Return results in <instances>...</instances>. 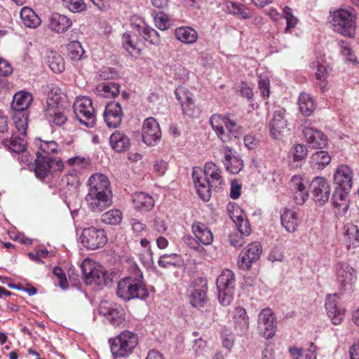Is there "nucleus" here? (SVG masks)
<instances>
[{
  "label": "nucleus",
  "mask_w": 359,
  "mask_h": 359,
  "mask_svg": "<svg viewBox=\"0 0 359 359\" xmlns=\"http://www.w3.org/2000/svg\"><path fill=\"white\" fill-rule=\"evenodd\" d=\"M88 192L86 201L88 208L101 212L112 204V192L107 176L101 173L93 175L88 180Z\"/></svg>",
  "instance_id": "f257e3e1"
},
{
  "label": "nucleus",
  "mask_w": 359,
  "mask_h": 359,
  "mask_svg": "<svg viewBox=\"0 0 359 359\" xmlns=\"http://www.w3.org/2000/svg\"><path fill=\"white\" fill-rule=\"evenodd\" d=\"M149 291L143 281V275L136 266L135 276H128L118 281L116 288L117 296L128 302L137 298L146 299L149 297Z\"/></svg>",
  "instance_id": "f03ea898"
},
{
  "label": "nucleus",
  "mask_w": 359,
  "mask_h": 359,
  "mask_svg": "<svg viewBox=\"0 0 359 359\" xmlns=\"http://www.w3.org/2000/svg\"><path fill=\"white\" fill-rule=\"evenodd\" d=\"M210 123L217 136L223 142L237 139L241 134L240 126L228 116L215 114L211 116Z\"/></svg>",
  "instance_id": "7ed1b4c3"
},
{
  "label": "nucleus",
  "mask_w": 359,
  "mask_h": 359,
  "mask_svg": "<svg viewBox=\"0 0 359 359\" xmlns=\"http://www.w3.org/2000/svg\"><path fill=\"white\" fill-rule=\"evenodd\" d=\"M333 30L344 37L353 39L356 32V15L346 9H338L331 13Z\"/></svg>",
  "instance_id": "20e7f679"
},
{
  "label": "nucleus",
  "mask_w": 359,
  "mask_h": 359,
  "mask_svg": "<svg viewBox=\"0 0 359 359\" xmlns=\"http://www.w3.org/2000/svg\"><path fill=\"white\" fill-rule=\"evenodd\" d=\"M110 350L115 358H123L132 353L138 344V337L133 332L123 331L114 338L109 339Z\"/></svg>",
  "instance_id": "39448f33"
},
{
  "label": "nucleus",
  "mask_w": 359,
  "mask_h": 359,
  "mask_svg": "<svg viewBox=\"0 0 359 359\" xmlns=\"http://www.w3.org/2000/svg\"><path fill=\"white\" fill-rule=\"evenodd\" d=\"M235 276L229 269H224L216 280L219 301L223 306H228L233 300L235 289Z\"/></svg>",
  "instance_id": "423d86ee"
},
{
  "label": "nucleus",
  "mask_w": 359,
  "mask_h": 359,
  "mask_svg": "<svg viewBox=\"0 0 359 359\" xmlns=\"http://www.w3.org/2000/svg\"><path fill=\"white\" fill-rule=\"evenodd\" d=\"M76 119L83 126L93 128L95 124V109L90 97H79L73 104Z\"/></svg>",
  "instance_id": "0eeeda50"
},
{
  "label": "nucleus",
  "mask_w": 359,
  "mask_h": 359,
  "mask_svg": "<svg viewBox=\"0 0 359 359\" xmlns=\"http://www.w3.org/2000/svg\"><path fill=\"white\" fill-rule=\"evenodd\" d=\"M60 97L57 95L48 96L44 107V115L50 124L61 126L67 121L65 109L60 104Z\"/></svg>",
  "instance_id": "6e6552de"
},
{
  "label": "nucleus",
  "mask_w": 359,
  "mask_h": 359,
  "mask_svg": "<svg viewBox=\"0 0 359 359\" xmlns=\"http://www.w3.org/2000/svg\"><path fill=\"white\" fill-rule=\"evenodd\" d=\"M81 269L86 284L100 285L106 283V271L97 262L85 259L81 264Z\"/></svg>",
  "instance_id": "1a4fd4ad"
},
{
  "label": "nucleus",
  "mask_w": 359,
  "mask_h": 359,
  "mask_svg": "<svg viewBox=\"0 0 359 359\" xmlns=\"http://www.w3.org/2000/svg\"><path fill=\"white\" fill-rule=\"evenodd\" d=\"M100 314L104 316L114 327H124L128 321L125 310L119 305L107 302H102L99 308Z\"/></svg>",
  "instance_id": "9d476101"
},
{
  "label": "nucleus",
  "mask_w": 359,
  "mask_h": 359,
  "mask_svg": "<svg viewBox=\"0 0 359 359\" xmlns=\"http://www.w3.org/2000/svg\"><path fill=\"white\" fill-rule=\"evenodd\" d=\"M80 239L83 245L91 250L102 248L107 242L105 231L94 226L84 229Z\"/></svg>",
  "instance_id": "9b49d317"
},
{
  "label": "nucleus",
  "mask_w": 359,
  "mask_h": 359,
  "mask_svg": "<svg viewBox=\"0 0 359 359\" xmlns=\"http://www.w3.org/2000/svg\"><path fill=\"white\" fill-rule=\"evenodd\" d=\"M193 236L187 238V244L191 248H198V245H209L213 241V234L203 223L195 222L191 225Z\"/></svg>",
  "instance_id": "f8f14e48"
},
{
  "label": "nucleus",
  "mask_w": 359,
  "mask_h": 359,
  "mask_svg": "<svg viewBox=\"0 0 359 359\" xmlns=\"http://www.w3.org/2000/svg\"><path fill=\"white\" fill-rule=\"evenodd\" d=\"M276 318L270 308L262 309L257 319V329L260 334L265 339L272 338L276 332Z\"/></svg>",
  "instance_id": "ddd939ff"
},
{
  "label": "nucleus",
  "mask_w": 359,
  "mask_h": 359,
  "mask_svg": "<svg viewBox=\"0 0 359 359\" xmlns=\"http://www.w3.org/2000/svg\"><path fill=\"white\" fill-rule=\"evenodd\" d=\"M336 276L339 286L344 291L352 290L357 280L356 271L346 262L336 265Z\"/></svg>",
  "instance_id": "4468645a"
},
{
  "label": "nucleus",
  "mask_w": 359,
  "mask_h": 359,
  "mask_svg": "<svg viewBox=\"0 0 359 359\" xmlns=\"http://www.w3.org/2000/svg\"><path fill=\"white\" fill-rule=\"evenodd\" d=\"M64 168V163L60 158H43L36 156L35 159L34 172L37 178L45 179L49 172L61 171Z\"/></svg>",
  "instance_id": "2eb2a0df"
},
{
  "label": "nucleus",
  "mask_w": 359,
  "mask_h": 359,
  "mask_svg": "<svg viewBox=\"0 0 359 359\" xmlns=\"http://www.w3.org/2000/svg\"><path fill=\"white\" fill-rule=\"evenodd\" d=\"M311 194L315 203L324 205L330 197L331 188L329 182L323 177H316L311 182Z\"/></svg>",
  "instance_id": "dca6fc26"
},
{
  "label": "nucleus",
  "mask_w": 359,
  "mask_h": 359,
  "mask_svg": "<svg viewBox=\"0 0 359 359\" xmlns=\"http://www.w3.org/2000/svg\"><path fill=\"white\" fill-rule=\"evenodd\" d=\"M262 245L258 242H253L242 250L238 259V266L242 270H249L252 264L257 261L262 254Z\"/></svg>",
  "instance_id": "f3484780"
},
{
  "label": "nucleus",
  "mask_w": 359,
  "mask_h": 359,
  "mask_svg": "<svg viewBox=\"0 0 359 359\" xmlns=\"http://www.w3.org/2000/svg\"><path fill=\"white\" fill-rule=\"evenodd\" d=\"M161 137L160 126L156 120L153 117L144 120L142 126V140L148 146H154L157 144Z\"/></svg>",
  "instance_id": "a211bd4d"
},
{
  "label": "nucleus",
  "mask_w": 359,
  "mask_h": 359,
  "mask_svg": "<svg viewBox=\"0 0 359 359\" xmlns=\"http://www.w3.org/2000/svg\"><path fill=\"white\" fill-rule=\"evenodd\" d=\"M175 95L181 104L184 114L190 117H196L199 115V109L194 104L191 93L184 87H179L175 90Z\"/></svg>",
  "instance_id": "6ab92c4d"
},
{
  "label": "nucleus",
  "mask_w": 359,
  "mask_h": 359,
  "mask_svg": "<svg viewBox=\"0 0 359 359\" xmlns=\"http://www.w3.org/2000/svg\"><path fill=\"white\" fill-rule=\"evenodd\" d=\"M192 177L199 197L204 201H208L211 197V188H212L210 180L203 175L201 168L193 169Z\"/></svg>",
  "instance_id": "aec40b11"
},
{
  "label": "nucleus",
  "mask_w": 359,
  "mask_h": 359,
  "mask_svg": "<svg viewBox=\"0 0 359 359\" xmlns=\"http://www.w3.org/2000/svg\"><path fill=\"white\" fill-rule=\"evenodd\" d=\"M192 177L199 197L204 201H208L211 197V188H212L210 180L203 175L201 168L193 169Z\"/></svg>",
  "instance_id": "412c9836"
},
{
  "label": "nucleus",
  "mask_w": 359,
  "mask_h": 359,
  "mask_svg": "<svg viewBox=\"0 0 359 359\" xmlns=\"http://www.w3.org/2000/svg\"><path fill=\"white\" fill-rule=\"evenodd\" d=\"M325 309L328 317L334 325H337L342 322L345 315V309L340 304L335 294L327 296Z\"/></svg>",
  "instance_id": "4be33fe9"
},
{
  "label": "nucleus",
  "mask_w": 359,
  "mask_h": 359,
  "mask_svg": "<svg viewBox=\"0 0 359 359\" xmlns=\"http://www.w3.org/2000/svg\"><path fill=\"white\" fill-rule=\"evenodd\" d=\"M290 189L296 204L302 205L309 198V191L304 183V179L300 175L292 177L290 181Z\"/></svg>",
  "instance_id": "5701e85b"
},
{
  "label": "nucleus",
  "mask_w": 359,
  "mask_h": 359,
  "mask_svg": "<svg viewBox=\"0 0 359 359\" xmlns=\"http://www.w3.org/2000/svg\"><path fill=\"white\" fill-rule=\"evenodd\" d=\"M285 110L283 108H278L275 110L273 117L269 121V128L270 135L273 139H278L282 130L286 128L287 121L285 117Z\"/></svg>",
  "instance_id": "b1692460"
},
{
  "label": "nucleus",
  "mask_w": 359,
  "mask_h": 359,
  "mask_svg": "<svg viewBox=\"0 0 359 359\" xmlns=\"http://www.w3.org/2000/svg\"><path fill=\"white\" fill-rule=\"evenodd\" d=\"M308 146L311 149H322L327 144V138L321 131L307 127L303 130Z\"/></svg>",
  "instance_id": "393cba45"
},
{
  "label": "nucleus",
  "mask_w": 359,
  "mask_h": 359,
  "mask_svg": "<svg viewBox=\"0 0 359 359\" xmlns=\"http://www.w3.org/2000/svg\"><path fill=\"white\" fill-rule=\"evenodd\" d=\"M348 191L343 189H336L332 197V205L335 214L339 216L344 215L349 208Z\"/></svg>",
  "instance_id": "a878e982"
},
{
  "label": "nucleus",
  "mask_w": 359,
  "mask_h": 359,
  "mask_svg": "<svg viewBox=\"0 0 359 359\" xmlns=\"http://www.w3.org/2000/svg\"><path fill=\"white\" fill-rule=\"evenodd\" d=\"M123 117L122 108L118 102H111L106 105L104 118L109 128L118 127Z\"/></svg>",
  "instance_id": "bb28decb"
},
{
  "label": "nucleus",
  "mask_w": 359,
  "mask_h": 359,
  "mask_svg": "<svg viewBox=\"0 0 359 359\" xmlns=\"http://www.w3.org/2000/svg\"><path fill=\"white\" fill-rule=\"evenodd\" d=\"M131 201L135 210L141 212L151 210L155 205L153 196L142 191L133 194L131 195Z\"/></svg>",
  "instance_id": "cd10ccee"
},
{
  "label": "nucleus",
  "mask_w": 359,
  "mask_h": 359,
  "mask_svg": "<svg viewBox=\"0 0 359 359\" xmlns=\"http://www.w3.org/2000/svg\"><path fill=\"white\" fill-rule=\"evenodd\" d=\"M334 182L339 187L345 190H350L353 185V172L346 165H339L334 172Z\"/></svg>",
  "instance_id": "c85d7f7f"
},
{
  "label": "nucleus",
  "mask_w": 359,
  "mask_h": 359,
  "mask_svg": "<svg viewBox=\"0 0 359 359\" xmlns=\"http://www.w3.org/2000/svg\"><path fill=\"white\" fill-rule=\"evenodd\" d=\"M34 145L37 148L36 156L43 158H51L50 155L58 154L60 151V147L54 140L48 141L36 138Z\"/></svg>",
  "instance_id": "c756f323"
},
{
  "label": "nucleus",
  "mask_w": 359,
  "mask_h": 359,
  "mask_svg": "<svg viewBox=\"0 0 359 359\" xmlns=\"http://www.w3.org/2000/svg\"><path fill=\"white\" fill-rule=\"evenodd\" d=\"M72 25V21L69 18L57 13H53L48 20L49 29L57 34L65 33Z\"/></svg>",
  "instance_id": "7c9ffc66"
},
{
  "label": "nucleus",
  "mask_w": 359,
  "mask_h": 359,
  "mask_svg": "<svg viewBox=\"0 0 359 359\" xmlns=\"http://www.w3.org/2000/svg\"><path fill=\"white\" fill-rule=\"evenodd\" d=\"M234 330L238 334H245L249 329V318L245 309L236 307L233 314Z\"/></svg>",
  "instance_id": "2f4dec72"
},
{
  "label": "nucleus",
  "mask_w": 359,
  "mask_h": 359,
  "mask_svg": "<svg viewBox=\"0 0 359 359\" xmlns=\"http://www.w3.org/2000/svg\"><path fill=\"white\" fill-rule=\"evenodd\" d=\"M203 175L210 180L212 187L217 188L223 183L220 169L212 162H207L202 170Z\"/></svg>",
  "instance_id": "473e14b6"
},
{
  "label": "nucleus",
  "mask_w": 359,
  "mask_h": 359,
  "mask_svg": "<svg viewBox=\"0 0 359 359\" xmlns=\"http://www.w3.org/2000/svg\"><path fill=\"white\" fill-rule=\"evenodd\" d=\"M109 143L111 148L117 152L125 151L130 147L129 137L123 132L119 130H116L111 135Z\"/></svg>",
  "instance_id": "72a5a7b5"
},
{
  "label": "nucleus",
  "mask_w": 359,
  "mask_h": 359,
  "mask_svg": "<svg viewBox=\"0 0 359 359\" xmlns=\"http://www.w3.org/2000/svg\"><path fill=\"white\" fill-rule=\"evenodd\" d=\"M224 165L227 171L231 174L238 173L243 167V161L234 156L232 149L229 147H224Z\"/></svg>",
  "instance_id": "f704fd0d"
},
{
  "label": "nucleus",
  "mask_w": 359,
  "mask_h": 359,
  "mask_svg": "<svg viewBox=\"0 0 359 359\" xmlns=\"http://www.w3.org/2000/svg\"><path fill=\"white\" fill-rule=\"evenodd\" d=\"M281 224L289 233H294L297 231L299 222L297 213L290 209L285 208L280 216Z\"/></svg>",
  "instance_id": "c9c22d12"
},
{
  "label": "nucleus",
  "mask_w": 359,
  "mask_h": 359,
  "mask_svg": "<svg viewBox=\"0 0 359 359\" xmlns=\"http://www.w3.org/2000/svg\"><path fill=\"white\" fill-rule=\"evenodd\" d=\"M344 239L348 249L359 247V227L352 223H347L344 226Z\"/></svg>",
  "instance_id": "e433bc0d"
},
{
  "label": "nucleus",
  "mask_w": 359,
  "mask_h": 359,
  "mask_svg": "<svg viewBox=\"0 0 359 359\" xmlns=\"http://www.w3.org/2000/svg\"><path fill=\"white\" fill-rule=\"evenodd\" d=\"M175 36L182 43L193 44L198 39V32L191 27L182 26L175 29Z\"/></svg>",
  "instance_id": "4c0bfd02"
},
{
  "label": "nucleus",
  "mask_w": 359,
  "mask_h": 359,
  "mask_svg": "<svg viewBox=\"0 0 359 359\" xmlns=\"http://www.w3.org/2000/svg\"><path fill=\"white\" fill-rule=\"evenodd\" d=\"M32 101L33 97L31 93L20 91L15 93L13 96L11 107L13 111H27Z\"/></svg>",
  "instance_id": "58836bf2"
},
{
  "label": "nucleus",
  "mask_w": 359,
  "mask_h": 359,
  "mask_svg": "<svg viewBox=\"0 0 359 359\" xmlns=\"http://www.w3.org/2000/svg\"><path fill=\"white\" fill-rule=\"evenodd\" d=\"M20 19L25 27L32 29L38 27L41 23L40 17L29 7H23L21 9Z\"/></svg>",
  "instance_id": "ea45409f"
},
{
  "label": "nucleus",
  "mask_w": 359,
  "mask_h": 359,
  "mask_svg": "<svg viewBox=\"0 0 359 359\" xmlns=\"http://www.w3.org/2000/svg\"><path fill=\"white\" fill-rule=\"evenodd\" d=\"M330 161L331 156L328 152L324 150H320L311 155L309 163L313 169L321 170L329 165Z\"/></svg>",
  "instance_id": "a19ab883"
},
{
  "label": "nucleus",
  "mask_w": 359,
  "mask_h": 359,
  "mask_svg": "<svg viewBox=\"0 0 359 359\" xmlns=\"http://www.w3.org/2000/svg\"><path fill=\"white\" fill-rule=\"evenodd\" d=\"M298 103L301 113L306 116L311 115L316 107L313 98L306 93L300 94Z\"/></svg>",
  "instance_id": "79ce46f5"
},
{
  "label": "nucleus",
  "mask_w": 359,
  "mask_h": 359,
  "mask_svg": "<svg viewBox=\"0 0 359 359\" xmlns=\"http://www.w3.org/2000/svg\"><path fill=\"white\" fill-rule=\"evenodd\" d=\"M138 33L150 43L158 46L161 43V38L158 32L154 28L146 25L143 26L137 25Z\"/></svg>",
  "instance_id": "37998d69"
},
{
  "label": "nucleus",
  "mask_w": 359,
  "mask_h": 359,
  "mask_svg": "<svg viewBox=\"0 0 359 359\" xmlns=\"http://www.w3.org/2000/svg\"><path fill=\"white\" fill-rule=\"evenodd\" d=\"M13 119L18 131L23 136L26 135L29 121L28 111H13Z\"/></svg>",
  "instance_id": "c03bdc74"
},
{
  "label": "nucleus",
  "mask_w": 359,
  "mask_h": 359,
  "mask_svg": "<svg viewBox=\"0 0 359 359\" xmlns=\"http://www.w3.org/2000/svg\"><path fill=\"white\" fill-rule=\"evenodd\" d=\"M316 72L315 73V78L316 84L324 91L327 85V78L330 69L326 64H323L319 62H316Z\"/></svg>",
  "instance_id": "a18cd8bd"
},
{
  "label": "nucleus",
  "mask_w": 359,
  "mask_h": 359,
  "mask_svg": "<svg viewBox=\"0 0 359 359\" xmlns=\"http://www.w3.org/2000/svg\"><path fill=\"white\" fill-rule=\"evenodd\" d=\"M123 46L132 56H137L141 50L137 43V37L130 33H125L122 37Z\"/></svg>",
  "instance_id": "49530a36"
},
{
  "label": "nucleus",
  "mask_w": 359,
  "mask_h": 359,
  "mask_svg": "<svg viewBox=\"0 0 359 359\" xmlns=\"http://www.w3.org/2000/svg\"><path fill=\"white\" fill-rule=\"evenodd\" d=\"M47 62L49 67L55 73H60L65 70L64 59L56 51H50L48 53Z\"/></svg>",
  "instance_id": "de8ad7c7"
},
{
  "label": "nucleus",
  "mask_w": 359,
  "mask_h": 359,
  "mask_svg": "<svg viewBox=\"0 0 359 359\" xmlns=\"http://www.w3.org/2000/svg\"><path fill=\"white\" fill-rule=\"evenodd\" d=\"M67 55L73 62H78L85 57V51L78 41H70L67 46Z\"/></svg>",
  "instance_id": "09e8293b"
},
{
  "label": "nucleus",
  "mask_w": 359,
  "mask_h": 359,
  "mask_svg": "<svg viewBox=\"0 0 359 359\" xmlns=\"http://www.w3.org/2000/svg\"><path fill=\"white\" fill-rule=\"evenodd\" d=\"M207 287L205 283L201 287L193 290L190 295V303L194 307L203 306L207 298Z\"/></svg>",
  "instance_id": "8fccbe9b"
},
{
  "label": "nucleus",
  "mask_w": 359,
  "mask_h": 359,
  "mask_svg": "<svg viewBox=\"0 0 359 359\" xmlns=\"http://www.w3.org/2000/svg\"><path fill=\"white\" fill-rule=\"evenodd\" d=\"M225 8L229 13L238 15L242 19H248L252 16L248 8L232 1L226 2Z\"/></svg>",
  "instance_id": "3c124183"
},
{
  "label": "nucleus",
  "mask_w": 359,
  "mask_h": 359,
  "mask_svg": "<svg viewBox=\"0 0 359 359\" xmlns=\"http://www.w3.org/2000/svg\"><path fill=\"white\" fill-rule=\"evenodd\" d=\"M4 144L15 153H21L25 151L27 142L24 138L12 137L11 140H5Z\"/></svg>",
  "instance_id": "603ef678"
},
{
  "label": "nucleus",
  "mask_w": 359,
  "mask_h": 359,
  "mask_svg": "<svg viewBox=\"0 0 359 359\" xmlns=\"http://www.w3.org/2000/svg\"><path fill=\"white\" fill-rule=\"evenodd\" d=\"M181 261V256L178 254H165L159 257L158 264L162 268H167L170 266H179Z\"/></svg>",
  "instance_id": "864d4df0"
},
{
  "label": "nucleus",
  "mask_w": 359,
  "mask_h": 359,
  "mask_svg": "<svg viewBox=\"0 0 359 359\" xmlns=\"http://www.w3.org/2000/svg\"><path fill=\"white\" fill-rule=\"evenodd\" d=\"M66 163L70 167L77 168L79 172H81L89 167L90 161V158L88 157L76 156L68 158Z\"/></svg>",
  "instance_id": "5fc2aeb1"
},
{
  "label": "nucleus",
  "mask_w": 359,
  "mask_h": 359,
  "mask_svg": "<svg viewBox=\"0 0 359 359\" xmlns=\"http://www.w3.org/2000/svg\"><path fill=\"white\" fill-rule=\"evenodd\" d=\"M63 7L74 13L86 11L87 6L83 0H61Z\"/></svg>",
  "instance_id": "6e6d98bb"
},
{
  "label": "nucleus",
  "mask_w": 359,
  "mask_h": 359,
  "mask_svg": "<svg viewBox=\"0 0 359 359\" xmlns=\"http://www.w3.org/2000/svg\"><path fill=\"white\" fill-rule=\"evenodd\" d=\"M122 220V212L117 209H113L104 212L102 215V222L116 225L118 224Z\"/></svg>",
  "instance_id": "4d7b16f0"
},
{
  "label": "nucleus",
  "mask_w": 359,
  "mask_h": 359,
  "mask_svg": "<svg viewBox=\"0 0 359 359\" xmlns=\"http://www.w3.org/2000/svg\"><path fill=\"white\" fill-rule=\"evenodd\" d=\"M155 26L161 30H166L172 25L170 18L163 12H159L154 16Z\"/></svg>",
  "instance_id": "13d9d810"
},
{
  "label": "nucleus",
  "mask_w": 359,
  "mask_h": 359,
  "mask_svg": "<svg viewBox=\"0 0 359 359\" xmlns=\"http://www.w3.org/2000/svg\"><path fill=\"white\" fill-rule=\"evenodd\" d=\"M236 224V231L243 234L245 237L248 236L251 233V227L249 221L245 218L243 215H238L236 220H234Z\"/></svg>",
  "instance_id": "bf43d9fd"
},
{
  "label": "nucleus",
  "mask_w": 359,
  "mask_h": 359,
  "mask_svg": "<svg viewBox=\"0 0 359 359\" xmlns=\"http://www.w3.org/2000/svg\"><path fill=\"white\" fill-rule=\"evenodd\" d=\"M97 90L102 96H115L119 93V86L115 83L109 82L100 86Z\"/></svg>",
  "instance_id": "052dcab7"
},
{
  "label": "nucleus",
  "mask_w": 359,
  "mask_h": 359,
  "mask_svg": "<svg viewBox=\"0 0 359 359\" xmlns=\"http://www.w3.org/2000/svg\"><path fill=\"white\" fill-rule=\"evenodd\" d=\"M283 13L285 15L284 18L285 19L287 23L285 32H287L296 26L298 22V19L292 15V9L288 6H285L283 8Z\"/></svg>",
  "instance_id": "680f3d73"
},
{
  "label": "nucleus",
  "mask_w": 359,
  "mask_h": 359,
  "mask_svg": "<svg viewBox=\"0 0 359 359\" xmlns=\"http://www.w3.org/2000/svg\"><path fill=\"white\" fill-rule=\"evenodd\" d=\"M307 155V149L305 145L297 144L292 148V158L294 161H301Z\"/></svg>",
  "instance_id": "e2e57ef3"
},
{
  "label": "nucleus",
  "mask_w": 359,
  "mask_h": 359,
  "mask_svg": "<svg viewBox=\"0 0 359 359\" xmlns=\"http://www.w3.org/2000/svg\"><path fill=\"white\" fill-rule=\"evenodd\" d=\"M339 46L341 48V53L346 56V60L353 63L358 62L356 57H352V49L351 48V44L348 42L344 40H340L339 41Z\"/></svg>",
  "instance_id": "0e129e2a"
},
{
  "label": "nucleus",
  "mask_w": 359,
  "mask_h": 359,
  "mask_svg": "<svg viewBox=\"0 0 359 359\" xmlns=\"http://www.w3.org/2000/svg\"><path fill=\"white\" fill-rule=\"evenodd\" d=\"M259 88L263 97H269L270 95V81L266 75L259 76Z\"/></svg>",
  "instance_id": "69168bd1"
},
{
  "label": "nucleus",
  "mask_w": 359,
  "mask_h": 359,
  "mask_svg": "<svg viewBox=\"0 0 359 359\" xmlns=\"http://www.w3.org/2000/svg\"><path fill=\"white\" fill-rule=\"evenodd\" d=\"M53 273L57 278L59 286L63 289L69 287V283L66 277V274L63 269L59 266H56L53 270Z\"/></svg>",
  "instance_id": "338daca9"
},
{
  "label": "nucleus",
  "mask_w": 359,
  "mask_h": 359,
  "mask_svg": "<svg viewBox=\"0 0 359 359\" xmlns=\"http://www.w3.org/2000/svg\"><path fill=\"white\" fill-rule=\"evenodd\" d=\"M229 238L230 244L235 248H240L245 243V236L236 230L229 234Z\"/></svg>",
  "instance_id": "774afa93"
}]
</instances>
